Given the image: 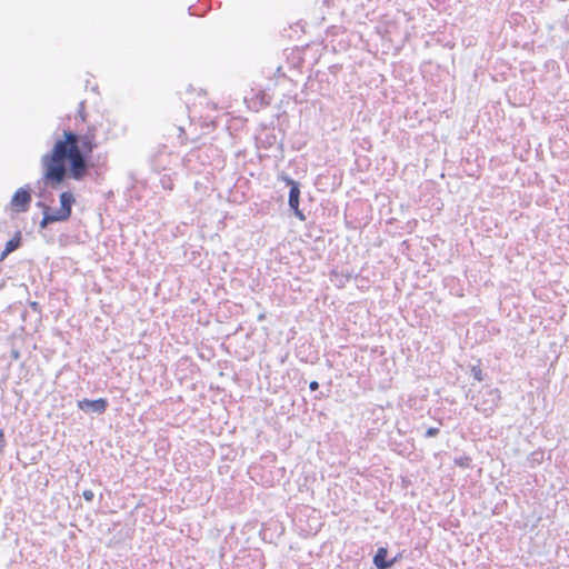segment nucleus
Here are the masks:
<instances>
[{
  "label": "nucleus",
  "instance_id": "f257e3e1",
  "mask_svg": "<svg viewBox=\"0 0 569 569\" xmlns=\"http://www.w3.org/2000/svg\"><path fill=\"white\" fill-rule=\"evenodd\" d=\"M94 130L80 134L64 129L52 149L41 157L42 182L52 189L62 184L67 177L82 180L91 168V154L96 149Z\"/></svg>",
  "mask_w": 569,
  "mask_h": 569
},
{
  "label": "nucleus",
  "instance_id": "f03ea898",
  "mask_svg": "<svg viewBox=\"0 0 569 569\" xmlns=\"http://www.w3.org/2000/svg\"><path fill=\"white\" fill-rule=\"evenodd\" d=\"M60 208L52 209L46 203L39 201L37 206L42 209V220L40 228L46 229L49 224L54 222H64L70 219L72 214V207L76 203L74 194L71 191H63L59 196Z\"/></svg>",
  "mask_w": 569,
  "mask_h": 569
},
{
  "label": "nucleus",
  "instance_id": "7ed1b4c3",
  "mask_svg": "<svg viewBox=\"0 0 569 569\" xmlns=\"http://www.w3.org/2000/svg\"><path fill=\"white\" fill-rule=\"evenodd\" d=\"M473 407L477 411L482 413L486 418L491 417L498 408L501 400V392L498 388H483L479 391Z\"/></svg>",
  "mask_w": 569,
  "mask_h": 569
},
{
  "label": "nucleus",
  "instance_id": "20e7f679",
  "mask_svg": "<svg viewBox=\"0 0 569 569\" xmlns=\"http://www.w3.org/2000/svg\"><path fill=\"white\" fill-rule=\"evenodd\" d=\"M282 180L287 186L290 187L288 204L290 210L293 212L295 217H297L300 221H306V216L303 211L299 208L300 204V183L289 176H283Z\"/></svg>",
  "mask_w": 569,
  "mask_h": 569
},
{
  "label": "nucleus",
  "instance_id": "39448f33",
  "mask_svg": "<svg viewBox=\"0 0 569 569\" xmlns=\"http://www.w3.org/2000/svg\"><path fill=\"white\" fill-rule=\"evenodd\" d=\"M31 189L29 187L19 188L11 199L12 209L20 213L29 210L31 203Z\"/></svg>",
  "mask_w": 569,
  "mask_h": 569
},
{
  "label": "nucleus",
  "instance_id": "423d86ee",
  "mask_svg": "<svg viewBox=\"0 0 569 569\" xmlns=\"http://www.w3.org/2000/svg\"><path fill=\"white\" fill-rule=\"evenodd\" d=\"M77 406L81 411L86 413L93 412L97 415H102L106 412L109 402L106 398H99L94 400L82 399L78 401Z\"/></svg>",
  "mask_w": 569,
  "mask_h": 569
},
{
  "label": "nucleus",
  "instance_id": "0eeeda50",
  "mask_svg": "<svg viewBox=\"0 0 569 569\" xmlns=\"http://www.w3.org/2000/svg\"><path fill=\"white\" fill-rule=\"evenodd\" d=\"M388 549L385 547L378 548L376 555L373 556V565L377 569H390L393 566V561H389Z\"/></svg>",
  "mask_w": 569,
  "mask_h": 569
},
{
  "label": "nucleus",
  "instance_id": "6e6552de",
  "mask_svg": "<svg viewBox=\"0 0 569 569\" xmlns=\"http://www.w3.org/2000/svg\"><path fill=\"white\" fill-rule=\"evenodd\" d=\"M20 246H21V233L17 232V234L6 243L4 250L1 252L0 259H3L9 253L17 250Z\"/></svg>",
  "mask_w": 569,
  "mask_h": 569
},
{
  "label": "nucleus",
  "instance_id": "1a4fd4ad",
  "mask_svg": "<svg viewBox=\"0 0 569 569\" xmlns=\"http://www.w3.org/2000/svg\"><path fill=\"white\" fill-rule=\"evenodd\" d=\"M471 375H472L473 379L477 381L483 380L482 370L479 366L471 367Z\"/></svg>",
  "mask_w": 569,
  "mask_h": 569
},
{
  "label": "nucleus",
  "instance_id": "9d476101",
  "mask_svg": "<svg viewBox=\"0 0 569 569\" xmlns=\"http://www.w3.org/2000/svg\"><path fill=\"white\" fill-rule=\"evenodd\" d=\"M440 432V429L437 428V427H430L426 430L425 432V437L426 438H433V437H437Z\"/></svg>",
  "mask_w": 569,
  "mask_h": 569
},
{
  "label": "nucleus",
  "instance_id": "9b49d317",
  "mask_svg": "<svg viewBox=\"0 0 569 569\" xmlns=\"http://www.w3.org/2000/svg\"><path fill=\"white\" fill-rule=\"evenodd\" d=\"M84 104V101H80L78 106V117L81 119V121H86Z\"/></svg>",
  "mask_w": 569,
  "mask_h": 569
},
{
  "label": "nucleus",
  "instance_id": "f8f14e48",
  "mask_svg": "<svg viewBox=\"0 0 569 569\" xmlns=\"http://www.w3.org/2000/svg\"><path fill=\"white\" fill-rule=\"evenodd\" d=\"M7 447V441L4 437V432L0 429V455L4 452V448Z\"/></svg>",
  "mask_w": 569,
  "mask_h": 569
},
{
  "label": "nucleus",
  "instance_id": "ddd939ff",
  "mask_svg": "<svg viewBox=\"0 0 569 569\" xmlns=\"http://www.w3.org/2000/svg\"><path fill=\"white\" fill-rule=\"evenodd\" d=\"M82 497L86 501H92L94 498V493L92 490L87 489L82 492Z\"/></svg>",
  "mask_w": 569,
  "mask_h": 569
},
{
  "label": "nucleus",
  "instance_id": "4468645a",
  "mask_svg": "<svg viewBox=\"0 0 569 569\" xmlns=\"http://www.w3.org/2000/svg\"><path fill=\"white\" fill-rule=\"evenodd\" d=\"M309 388H310V390H311V391H316V390H318V389H319V383H318V381H316V380L311 381V382L309 383Z\"/></svg>",
  "mask_w": 569,
  "mask_h": 569
},
{
  "label": "nucleus",
  "instance_id": "2eb2a0df",
  "mask_svg": "<svg viewBox=\"0 0 569 569\" xmlns=\"http://www.w3.org/2000/svg\"><path fill=\"white\" fill-rule=\"evenodd\" d=\"M532 459H533V461L539 462L540 459H542V453L541 452H533L532 453Z\"/></svg>",
  "mask_w": 569,
  "mask_h": 569
},
{
  "label": "nucleus",
  "instance_id": "dca6fc26",
  "mask_svg": "<svg viewBox=\"0 0 569 569\" xmlns=\"http://www.w3.org/2000/svg\"><path fill=\"white\" fill-rule=\"evenodd\" d=\"M11 357H12V359L17 360L20 357V352L18 350H12L11 351Z\"/></svg>",
  "mask_w": 569,
  "mask_h": 569
},
{
  "label": "nucleus",
  "instance_id": "f3484780",
  "mask_svg": "<svg viewBox=\"0 0 569 569\" xmlns=\"http://www.w3.org/2000/svg\"><path fill=\"white\" fill-rule=\"evenodd\" d=\"M399 556H396L395 558L390 559L389 561H393V565L398 561Z\"/></svg>",
  "mask_w": 569,
  "mask_h": 569
},
{
  "label": "nucleus",
  "instance_id": "a211bd4d",
  "mask_svg": "<svg viewBox=\"0 0 569 569\" xmlns=\"http://www.w3.org/2000/svg\"><path fill=\"white\" fill-rule=\"evenodd\" d=\"M460 466H468V463H465L463 460L457 461Z\"/></svg>",
  "mask_w": 569,
  "mask_h": 569
},
{
  "label": "nucleus",
  "instance_id": "6ab92c4d",
  "mask_svg": "<svg viewBox=\"0 0 569 569\" xmlns=\"http://www.w3.org/2000/svg\"><path fill=\"white\" fill-rule=\"evenodd\" d=\"M161 183L163 184L164 188H167L166 184H168V181H164V179L161 180Z\"/></svg>",
  "mask_w": 569,
  "mask_h": 569
},
{
  "label": "nucleus",
  "instance_id": "aec40b11",
  "mask_svg": "<svg viewBox=\"0 0 569 569\" xmlns=\"http://www.w3.org/2000/svg\"><path fill=\"white\" fill-rule=\"evenodd\" d=\"M161 183L163 184L164 188H167L166 184H168V181H164V179L161 180Z\"/></svg>",
  "mask_w": 569,
  "mask_h": 569
},
{
  "label": "nucleus",
  "instance_id": "412c9836",
  "mask_svg": "<svg viewBox=\"0 0 569 569\" xmlns=\"http://www.w3.org/2000/svg\"><path fill=\"white\" fill-rule=\"evenodd\" d=\"M180 136L184 132L182 127H179Z\"/></svg>",
  "mask_w": 569,
  "mask_h": 569
},
{
  "label": "nucleus",
  "instance_id": "4be33fe9",
  "mask_svg": "<svg viewBox=\"0 0 569 569\" xmlns=\"http://www.w3.org/2000/svg\"><path fill=\"white\" fill-rule=\"evenodd\" d=\"M191 10H192V7H189L190 14H194L193 12H191Z\"/></svg>",
  "mask_w": 569,
  "mask_h": 569
}]
</instances>
